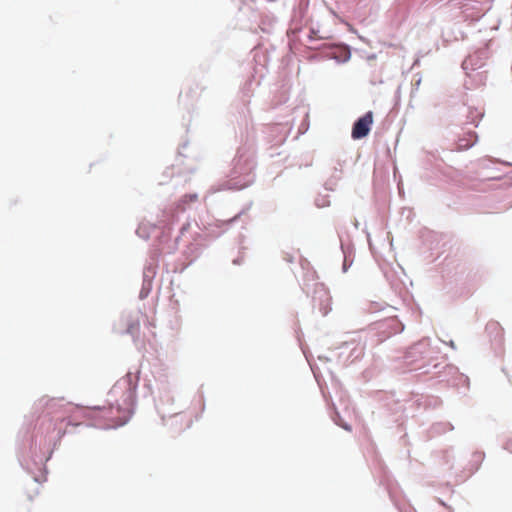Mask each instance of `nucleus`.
<instances>
[{
  "mask_svg": "<svg viewBox=\"0 0 512 512\" xmlns=\"http://www.w3.org/2000/svg\"><path fill=\"white\" fill-rule=\"evenodd\" d=\"M156 227L150 226L148 223H141L137 228V234L139 237L143 239H148L150 237V231H155Z\"/></svg>",
  "mask_w": 512,
  "mask_h": 512,
  "instance_id": "4",
  "label": "nucleus"
},
{
  "mask_svg": "<svg viewBox=\"0 0 512 512\" xmlns=\"http://www.w3.org/2000/svg\"><path fill=\"white\" fill-rule=\"evenodd\" d=\"M234 168L238 173L249 174L254 169L253 153L245 148L237 151Z\"/></svg>",
  "mask_w": 512,
  "mask_h": 512,
  "instance_id": "3",
  "label": "nucleus"
},
{
  "mask_svg": "<svg viewBox=\"0 0 512 512\" xmlns=\"http://www.w3.org/2000/svg\"><path fill=\"white\" fill-rule=\"evenodd\" d=\"M136 390V382L131 373L126 374L123 378L116 382L110 391V395L116 398L120 392H123L122 404L126 412H130L134 402Z\"/></svg>",
  "mask_w": 512,
  "mask_h": 512,
  "instance_id": "1",
  "label": "nucleus"
},
{
  "mask_svg": "<svg viewBox=\"0 0 512 512\" xmlns=\"http://www.w3.org/2000/svg\"><path fill=\"white\" fill-rule=\"evenodd\" d=\"M155 275V271L152 270L151 268H147L145 271H144V278H145V282L147 281L148 278L150 277H153Z\"/></svg>",
  "mask_w": 512,
  "mask_h": 512,
  "instance_id": "5",
  "label": "nucleus"
},
{
  "mask_svg": "<svg viewBox=\"0 0 512 512\" xmlns=\"http://www.w3.org/2000/svg\"><path fill=\"white\" fill-rule=\"evenodd\" d=\"M472 145H473V142L472 143H466V144L459 143V149H468Z\"/></svg>",
  "mask_w": 512,
  "mask_h": 512,
  "instance_id": "6",
  "label": "nucleus"
},
{
  "mask_svg": "<svg viewBox=\"0 0 512 512\" xmlns=\"http://www.w3.org/2000/svg\"><path fill=\"white\" fill-rule=\"evenodd\" d=\"M63 432L61 430L58 431V435L61 436Z\"/></svg>",
  "mask_w": 512,
  "mask_h": 512,
  "instance_id": "7",
  "label": "nucleus"
},
{
  "mask_svg": "<svg viewBox=\"0 0 512 512\" xmlns=\"http://www.w3.org/2000/svg\"><path fill=\"white\" fill-rule=\"evenodd\" d=\"M373 112L368 111L360 117L353 125L351 136L353 139L358 140L366 137L373 124Z\"/></svg>",
  "mask_w": 512,
  "mask_h": 512,
  "instance_id": "2",
  "label": "nucleus"
}]
</instances>
